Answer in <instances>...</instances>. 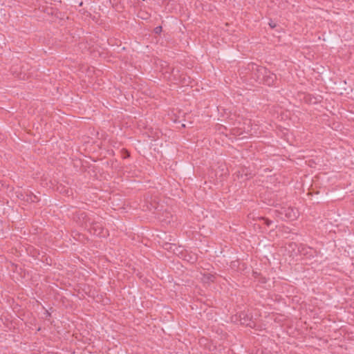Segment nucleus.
Instances as JSON below:
<instances>
[{"mask_svg":"<svg viewBox=\"0 0 354 354\" xmlns=\"http://www.w3.org/2000/svg\"><path fill=\"white\" fill-rule=\"evenodd\" d=\"M281 214H284L287 218L291 221L296 220L299 215L298 209L292 207H283Z\"/></svg>","mask_w":354,"mask_h":354,"instance_id":"f257e3e1","label":"nucleus"},{"mask_svg":"<svg viewBox=\"0 0 354 354\" xmlns=\"http://www.w3.org/2000/svg\"><path fill=\"white\" fill-rule=\"evenodd\" d=\"M268 74L266 75L264 77V81L266 82L268 85H271L274 80V75L272 73H270V72L267 73Z\"/></svg>","mask_w":354,"mask_h":354,"instance_id":"f03ea898","label":"nucleus"},{"mask_svg":"<svg viewBox=\"0 0 354 354\" xmlns=\"http://www.w3.org/2000/svg\"><path fill=\"white\" fill-rule=\"evenodd\" d=\"M138 17L142 19L146 20L149 18L150 14L145 10H140L138 13Z\"/></svg>","mask_w":354,"mask_h":354,"instance_id":"7ed1b4c3","label":"nucleus"},{"mask_svg":"<svg viewBox=\"0 0 354 354\" xmlns=\"http://www.w3.org/2000/svg\"><path fill=\"white\" fill-rule=\"evenodd\" d=\"M162 31V26H158L156 27L155 29H154V32L156 33V34H159Z\"/></svg>","mask_w":354,"mask_h":354,"instance_id":"20e7f679","label":"nucleus"},{"mask_svg":"<svg viewBox=\"0 0 354 354\" xmlns=\"http://www.w3.org/2000/svg\"><path fill=\"white\" fill-rule=\"evenodd\" d=\"M264 221H265V223H266L268 226H269V225L271 224V223H272V222H271L270 221H269L268 219H264Z\"/></svg>","mask_w":354,"mask_h":354,"instance_id":"39448f33","label":"nucleus"},{"mask_svg":"<svg viewBox=\"0 0 354 354\" xmlns=\"http://www.w3.org/2000/svg\"><path fill=\"white\" fill-rule=\"evenodd\" d=\"M213 278H214V277H213V276H212V275H211V276H208V277H207V279H208V280H210V281H213Z\"/></svg>","mask_w":354,"mask_h":354,"instance_id":"423d86ee","label":"nucleus"},{"mask_svg":"<svg viewBox=\"0 0 354 354\" xmlns=\"http://www.w3.org/2000/svg\"><path fill=\"white\" fill-rule=\"evenodd\" d=\"M126 156H127V157H129V153L128 152H127Z\"/></svg>","mask_w":354,"mask_h":354,"instance_id":"0eeeda50","label":"nucleus"},{"mask_svg":"<svg viewBox=\"0 0 354 354\" xmlns=\"http://www.w3.org/2000/svg\"><path fill=\"white\" fill-rule=\"evenodd\" d=\"M126 156H127V157H129V153L128 152H127Z\"/></svg>","mask_w":354,"mask_h":354,"instance_id":"6e6552de","label":"nucleus"}]
</instances>
